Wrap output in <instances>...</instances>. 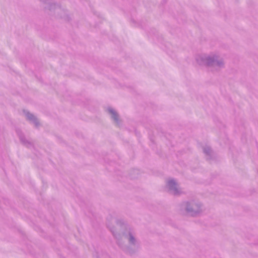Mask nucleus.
I'll return each instance as SVG.
<instances>
[{
	"mask_svg": "<svg viewBox=\"0 0 258 258\" xmlns=\"http://www.w3.org/2000/svg\"><path fill=\"white\" fill-rule=\"evenodd\" d=\"M110 112L112 113V117L114 119H117V115L115 113V112L113 111L112 110L110 111Z\"/></svg>",
	"mask_w": 258,
	"mask_h": 258,
	"instance_id": "1",
	"label": "nucleus"
}]
</instances>
